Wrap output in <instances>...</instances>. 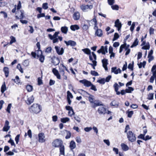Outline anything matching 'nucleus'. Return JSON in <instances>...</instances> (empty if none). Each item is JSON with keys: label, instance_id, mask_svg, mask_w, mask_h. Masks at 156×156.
I'll return each instance as SVG.
<instances>
[{"label": "nucleus", "instance_id": "5fc2aeb1", "mask_svg": "<svg viewBox=\"0 0 156 156\" xmlns=\"http://www.w3.org/2000/svg\"><path fill=\"white\" fill-rule=\"evenodd\" d=\"M8 142L10 143L12 146H14V147H16V145L13 140L10 138V139L8 141Z\"/></svg>", "mask_w": 156, "mask_h": 156}, {"label": "nucleus", "instance_id": "2eb2a0df", "mask_svg": "<svg viewBox=\"0 0 156 156\" xmlns=\"http://www.w3.org/2000/svg\"><path fill=\"white\" fill-rule=\"evenodd\" d=\"M55 49L57 53L59 55H62L64 53V49L63 48H60L58 46H55Z\"/></svg>", "mask_w": 156, "mask_h": 156}, {"label": "nucleus", "instance_id": "0e129e2a", "mask_svg": "<svg viewBox=\"0 0 156 156\" xmlns=\"http://www.w3.org/2000/svg\"><path fill=\"white\" fill-rule=\"evenodd\" d=\"M76 142L78 143H80L82 142L81 138L79 136H77L76 139Z\"/></svg>", "mask_w": 156, "mask_h": 156}, {"label": "nucleus", "instance_id": "c756f323", "mask_svg": "<svg viewBox=\"0 0 156 156\" xmlns=\"http://www.w3.org/2000/svg\"><path fill=\"white\" fill-rule=\"evenodd\" d=\"M6 90L7 88L5 84V83L4 82L1 87V92L3 94Z\"/></svg>", "mask_w": 156, "mask_h": 156}, {"label": "nucleus", "instance_id": "f03ea898", "mask_svg": "<svg viewBox=\"0 0 156 156\" xmlns=\"http://www.w3.org/2000/svg\"><path fill=\"white\" fill-rule=\"evenodd\" d=\"M59 33L58 31L55 32L53 35H52L50 34H49L48 36L50 40H52L53 43H58V40L60 41H61L62 40V37L58 36Z\"/></svg>", "mask_w": 156, "mask_h": 156}, {"label": "nucleus", "instance_id": "f3484780", "mask_svg": "<svg viewBox=\"0 0 156 156\" xmlns=\"http://www.w3.org/2000/svg\"><path fill=\"white\" fill-rule=\"evenodd\" d=\"M9 122L8 120L5 122L4 126L3 128V130L4 131L7 132L9 129L10 126H9Z\"/></svg>", "mask_w": 156, "mask_h": 156}, {"label": "nucleus", "instance_id": "412c9836", "mask_svg": "<svg viewBox=\"0 0 156 156\" xmlns=\"http://www.w3.org/2000/svg\"><path fill=\"white\" fill-rule=\"evenodd\" d=\"M115 26L118 28V30L119 31L122 27V24L119 19H117L115 22Z\"/></svg>", "mask_w": 156, "mask_h": 156}, {"label": "nucleus", "instance_id": "69168bd1", "mask_svg": "<svg viewBox=\"0 0 156 156\" xmlns=\"http://www.w3.org/2000/svg\"><path fill=\"white\" fill-rule=\"evenodd\" d=\"M21 8V2L20 1H19L18 4L17 6V10H19Z\"/></svg>", "mask_w": 156, "mask_h": 156}, {"label": "nucleus", "instance_id": "338daca9", "mask_svg": "<svg viewBox=\"0 0 156 156\" xmlns=\"http://www.w3.org/2000/svg\"><path fill=\"white\" fill-rule=\"evenodd\" d=\"M23 65L25 66H27L29 65L28 61L27 60H26L23 62Z\"/></svg>", "mask_w": 156, "mask_h": 156}, {"label": "nucleus", "instance_id": "c9c22d12", "mask_svg": "<svg viewBox=\"0 0 156 156\" xmlns=\"http://www.w3.org/2000/svg\"><path fill=\"white\" fill-rule=\"evenodd\" d=\"M70 29L72 30L75 31L79 29V27L77 25H73L70 26Z\"/></svg>", "mask_w": 156, "mask_h": 156}, {"label": "nucleus", "instance_id": "39448f33", "mask_svg": "<svg viewBox=\"0 0 156 156\" xmlns=\"http://www.w3.org/2000/svg\"><path fill=\"white\" fill-rule=\"evenodd\" d=\"M127 137L129 140L131 142H133L136 140V137L134 134L131 131L127 133Z\"/></svg>", "mask_w": 156, "mask_h": 156}, {"label": "nucleus", "instance_id": "9b49d317", "mask_svg": "<svg viewBox=\"0 0 156 156\" xmlns=\"http://www.w3.org/2000/svg\"><path fill=\"white\" fill-rule=\"evenodd\" d=\"M38 141L39 142L42 143L45 141L44 134L43 133H40L38 134Z\"/></svg>", "mask_w": 156, "mask_h": 156}, {"label": "nucleus", "instance_id": "79ce46f5", "mask_svg": "<svg viewBox=\"0 0 156 156\" xmlns=\"http://www.w3.org/2000/svg\"><path fill=\"white\" fill-rule=\"evenodd\" d=\"M134 90L133 88L131 87H128V88L126 89V93H131L132 91Z\"/></svg>", "mask_w": 156, "mask_h": 156}, {"label": "nucleus", "instance_id": "423d86ee", "mask_svg": "<svg viewBox=\"0 0 156 156\" xmlns=\"http://www.w3.org/2000/svg\"><path fill=\"white\" fill-rule=\"evenodd\" d=\"M24 12L23 10H17L16 13V18L17 19H22L25 17Z\"/></svg>", "mask_w": 156, "mask_h": 156}, {"label": "nucleus", "instance_id": "a19ab883", "mask_svg": "<svg viewBox=\"0 0 156 156\" xmlns=\"http://www.w3.org/2000/svg\"><path fill=\"white\" fill-rule=\"evenodd\" d=\"M65 131L67 134L66 136L65 137L66 138V139L69 138L71 136V133L70 132L66 130H65Z\"/></svg>", "mask_w": 156, "mask_h": 156}, {"label": "nucleus", "instance_id": "de8ad7c7", "mask_svg": "<svg viewBox=\"0 0 156 156\" xmlns=\"http://www.w3.org/2000/svg\"><path fill=\"white\" fill-rule=\"evenodd\" d=\"M126 113L128 114L127 116L129 118H131L133 114V111L126 112Z\"/></svg>", "mask_w": 156, "mask_h": 156}, {"label": "nucleus", "instance_id": "cd10ccee", "mask_svg": "<svg viewBox=\"0 0 156 156\" xmlns=\"http://www.w3.org/2000/svg\"><path fill=\"white\" fill-rule=\"evenodd\" d=\"M3 71L5 73L6 77H8L9 73V68L7 67H4L3 69Z\"/></svg>", "mask_w": 156, "mask_h": 156}, {"label": "nucleus", "instance_id": "7ed1b4c3", "mask_svg": "<svg viewBox=\"0 0 156 156\" xmlns=\"http://www.w3.org/2000/svg\"><path fill=\"white\" fill-rule=\"evenodd\" d=\"M30 112L35 114L39 113L41 111L40 106L37 104H34L29 108Z\"/></svg>", "mask_w": 156, "mask_h": 156}, {"label": "nucleus", "instance_id": "5701e85b", "mask_svg": "<svg viewBox=\"0 0 156 156\" xmlns=\"http://www.w3.org/2000/svg\"><path fill=\"white\" fill-rule=\"evenodd\" d=\"M34 98L33 96H31L27 98L26 103L28 105H30L34 102Z\"/></svg>", "mask_w": 156, "mask_h": 156}, {"label": "nucleus", "instance_id": "4c0bfd02", "mask_svg": "<svg viewBox=\"0 0 156 156\" xmlns=\"http://www.w3.org/2000/svg\"><path fill=\"white\" fill-rule=\"evenodd\" d=\"M26 88L27 91L29 92L32 91L33 89V86L30 85H27Z\"/></svg>", "mask_w": 156, "mask_h": 156}, {"label": "nucleus", "instance_id": "6e6d98bb", "mask_svg": "<svg viewBox=\"0 0 156 156\" xmlns=\"http://www.w3.org/2000/svg\"><path fill=\"white\" fill-rule=\"evenodd\" d=\"M42 8L44 9H47L48 8V4L47 3H44L42 5Z\"/></svg>", "mask_w": 156, "mask_h": 156}, {"label": "nucleus", "instance_id": "aec40b11", "mask_svg": "<svg viewBox=\"0 0 156 156\" xmlns=\"http://www.w3.org/2000/svg\"><path fill=\"white\" fill-rule=\"evenodd\" d=\"M111 72H112L116 74H117L118 73H121V70L119 68L117 69V67H115L112 68Z\"/></svg>", "mask_w": 156, "mask_h": 156}, {"label": "nucleus", "instance_id": "20e7f679", "mask_svg": "<svg viewBox=\"0 0 156 156\" xmlns=\"http://www.w3.org/2000/svg\"><path fill=\"white\" fill-rule=\"evenodd\" d=\"M62 141L60 139L55 140L52 143V146L55 147H59L63 145Z\"/></svg>", "mask_w": 156, "mask_h": 156}, {"label": "nucleus", "instance_id": "49530a36", "mask_svg": "<svg viewBox=\"0 0 156 156\" xmlns=\"http://www.w3.org/2000/svg\"><path fill=\"white\" fill-rule=\"evenodd\" d=\"M17 68L18 69L20 72L22 73H23V69L22 68L21 65L20 64H18L17 66Z\"/></svg>", "mask_w": 156, "mask_h": 156}, {"label": "nucleus", "instance_id": "ddd939ff", "mask_svg": "<svg viewBox=\"0 0 156 156\" xmlns=\"http://www.w3.org/2000/svg\"><path fill=\"white\" fill-rule=\"evenodd\" d=\"M103 106V105L102 103L98 100H94L93 103L91 105L92 108H94L96 107L99 106Z\"/></svg>", "mask_w": 156, "mask_h": 156}, {"label": "nucleus", "instance_id": "37998d69", "mask_svg": "<svg viewBox=\"0 0 156 156\" xmlns=\"http://www.w3.org/2000/svg\"><path fill=\"white\" fill-rule=\"evenodd\" d=\"M10 38L11 39V41L9 43L10 44H12L16 41L15 38L14 37L12 36L10 37Z\"/></svg>", "mask_w": 156, "mask_h": 156}, {"label": "nucleus", "instance_id": "ea45409f", "mask_svg": "<svg viewBox=\"0 0 156 156\" xmlns=\"http://www.w3.org/2000/svg\"><path fill=\"white\" fill-rule=\"evenodd\" d=\"M12 80L14 81L16 84H19L20 83V80L19 77L18 76H16L15 79H12Z\"/></svg>", "mask_w": 156, "mask_h": 156}, {"label": "nucleus", "instance_id": "473e14b6", "mask_svg": "<svg viewBox=\"0 0 156 156\" xmlns=\"http://www.w3.org/2000/svg\"><path fill=\"white\" fill-rule=\"evenodd\" d=\"M155 69H156V65H154L152 68L151 71L153 75L155 77V82H156V70L154 71Z\"/></svg>", "mask_w": 156, "mask_h": 156}, {"label": "nucleus", "instance_id": "bb28decb", "mask_svg": "<svg viewBox=\"0 0 156 156\" xmlns=\"http://www.w3.org/2000/svg\"><path fill=\"white\" fill-rule=\"evenodd\" d=\"M129 45H127L126 46V43L121 45L120 46L119 52L121 53L123 49L124 48H125V49H126V48H128L129 47Z\"/></svg>", "mask_w": 156, "mask_h": 156}, {"label": "nucleus", "instance_id": "603ef678", "mask_svg": "<svg viewBox=\"0 0 156 156\" xmlns=\"http://www.w3.org/2000/svg\"><path fill=\"white\" fill-rule=\"evenodd\" d=\"M68 113L69 116L72 117L73 115H74L75 113L74 112L73 109H72L69 111Z\"/></svg>", "mask_w": 156, "mask_h": 156}, {"label": "nucleus", "instance_id": "4d7b16f0", "mask_svg": "<svg viewBox=\"0 0 156 156\" xmlns=\"http://www.w3.org/2000/svg\"><path fill=\"white\" fill-rule=\"evenodd\" d=\"M52 51V48L51 47H49L47 48L46 49L45 52L48 53H50Z\"/></svg>", "mask_w": 156, "mask_h": 156}, {"label": "nucleus", "instance_id": "4be33fe9", "mask_svg": "<svg viewBox=\"0 0 156 156\" xmlns=\"http://www.w3.org/2000/svg\"><path fill=\"white\" fill-rule=\"evenodd\" d=\"M73 18L75 20H77L80 18V13L79 12H75L73 14Z\"/></svg>", "mask_w": 156, "mask_h": 156}, {"label": "nucleus", "instance_id": "bf43d9fd", "mask_svg": "<svg viewBox=\"0 0 156 156\" xmlns=\"http://www.w3.org/2000/svg\"><path fill=\"white\" fill-rule=\"evenodd\" d=\"M67 98H73V96L72 94L71 93V92L69 91H68L67 92Z\"/></svg>", "mask_w": 156, "mask_h": 156}, {"label": "nucleus", "instance_id": "09e8293b", "mask_svg": "<svg viewBox=\"0 0 156 156\" xmlns=\"http://www.w3.org/2000/svg\"><path fill=\"white\" fill-rule=\"evenodd\" d=\"M111 7L113 10H118L119 9V7L117 5H112L111 6Z\"/></svg>", "mask_w": 156, "mask_h": 156}, {"label": "nucleus", "instance_id": "a211bd4d", "mask_svg": "<svg viewBox=\"0 0 156 156\" xmlns=\"http://www.w3.org/2000/svg\"><path fill=\"white\" fill-rule=\"evenodd\" d=\"M102 65L103 67L104 68L106 71H107L108 70L107 67V65L108 64V60L105 58H104L102 60Z\"/></svg>", "mask_w": 156, "mask_h": 156}, {"label": "nucleus", "instance_id": "1a4fd4ad", "mask_svg": "<svg viewBox=\"0 0 156 156\" xmlns=\"http://www.w3.org/2000/svg\"><path fill=\"white\" fill-rule=\"evenodd\" d=\"M93 6L92 5H82L80 6V8L84 12H86L87 10L91 9L93 8Z\"/></svg>", "mask_w": 156, "mask_h": 156}, {"label": "nucleus", "instance_id": "864d4df0", "mask_svg": "<svg viewBox=\"0 0 156 156\" xmlns=\"http://www.w3.org/2000/svg\"><path fill=\"white\" fill-rule=\"evenodd\" d=\"M39 61L41 62H43L44 60V56L42 55L39 57Z\"/></svg>", "mask_w": 156, "mask_h": 156}, {"label": "nucleus", "instance_id": "a878e982", "mask_svg": "<svg viewBox=\"0 0 156 156\" xmlns=\"http://www.w3.org/2000/svg\"><path fill=\"white\" fill-rule=\"evenodd\" d=\"M95 34L98 37H101L103 35L102 30L100 29L97 30L95 32Z\"/></svg>", "mask_w": 156, "mask_h": 156}, {"label": "nucleus", "instance_id": "72a5a7b5", "mask_svg": "<svg viewBox=\"0 0 156 156\" xmlns=\"http://www.w3.org/2000/svg\"><path fill=\"white\" fill-rule=\"evenodd\" d=\"M121 147L123 150L125 151H127L129 150V148L128 146L122 143L121 144Z\"/></svg>", "mask_w": 156, "mask_h": 156}, {"label": "nucleus", "instance_id": "774afa93", "mask_svg": "<svg viewBox=\"0 0 156 156\" xmlns=\"http://www.w3.org/2000/svg\"><path fill=\"white\" fill-rule=\"evenodd\" d=\"M83 29L85 30H87L89 28V26L86 24H84L82 27Z\"/></svg>", "mask_w": 156, "mask_h": 156}, {"label": "nucleus", "instance_id": "a18cd8bd", "mask_svg": "<svg viewBox=\"0 0 156 156\" xmlns=\"http://www.w3.org/2000/svg\"><path fill=\"white\" fill-rule=\"evenodd\" d=\"M138 41L137 38H136L133 42V44L131 46V48H133L137 45L138 44Z\"/></svg>", "mask_w": 156, "mask_h": 156}, {"label": "nucleus", "instance_id": "e2e57ef3", "mask_svg": "<svg viewBox=\"0 0 156 156\" xmlns=\"http://www.w3.org/2000/svg\"><path fill=\"white\" fill-rule=\"evenodd\" d=\"M20 136V135L19 134L17 135L15 138V140L16 142V143L17 144L18 143L19 138Z\"/></svg>", "mask_w": 156, "mask_h": 156}, {"label": "nucleus", "instance_id": "f257e3e1", "mask_svg": "<svg viewBox=\"0 0 156 156\" xmlns=\"http://www.w3.org/2000/svg\"><path fill=\"white\" fill-rule=\"evenodd\" d=\"M58 71L55 68H53L52 70V72L54 75L56 76L57 79H60L61 78L60 74L62 75L63 76L64 79L66 80L67 79V76L65 75L64 70L63 68L62 67V66H60L59 67Z\"/></svg>", "mask_w": 156, "mask_h": 156}, {"label": "nucleus", "instance_id": "c85d7f7f", "mask_svg": "<svg viewBox=\"0 0 156 156\" xmlns=\"http://www.w3.org/2000/svg\"><path fill=\"white\" fill-rule=\"evenodd\" d=\"M59 62V60L57 58H55L52 59V63H53V64L55 66H56L58 64Z\"/></svg>", "mask_w": 156, "mask_h": 156}, {"label": "nucleus", "instance_id": "9d476101", "mask_svg": "<svg viewBox=\"0 0 156 156\" xmlns=\"http://www.w3.org/2000/svg\"><path fill=\"white\" fill-rule=\"evenodd\" d=\"M97 52L98 53H101L102 54H105L106 53L108 52L107 46H105V47L101 46V48L97 51Z\"/></svg>", "mask_w": 156, "mask_h": 156}, {"label": "nucleus", "instance_id": "dca6fc26", "mask_svg": "<svg viewBox=\"0 0 156 156\" xmlns=\"http://www.w3.org/2000/svg\"><path fill=\"white\" fill-rule=\"evenodd\" d=\"M82 51L85 54L89 55V59L90 60H92L93 58L91 55V51L88 48H86L82 49Z\"/></svg>", "mask_w": 156, "mask_h": 156}, {"label": "nucleus", "instance_id": "0eeeda50", "mask_svg": "<svg viewBox=\"0 0 156 156\" xmlns=\"http://www.w3.org/2000/svg\"><path fill=\"white\" fill-rule=\"evenodd\" d=\"M79 92V93L81 92L82 93H83L84 94H87L89 95L88 97L89 101L90 102L91 105L93 103L95 99L94 97V96L88 94L87 92L82 89L80 90Z\"/></svg>", "mask_w": 156, "mask_h": 156}, {"label": "nucleus", "instance_id": "4468645a", "mask_svg": "<svg viewBox=\"0 0 156 156\" xmlns=\"http://www.w3.org/2000/svg\"><path fill=\"white\" fill-rule=\"evenodd\" d=\"M31 54L34 58H36V56L39 58L40 56L42 55V51L41 50L38 49L37 51H36L35 52H32Z\"/></svg>", "mask_w": 156, "mask_h": 156}, {"label": "nucleus", "instance_id": "6ab92c4d", "mask_svg": "<svg viewBox=\"0 0 156 156\" xmlns=\"http://www.w3.org/2000/svg\"><path fill=\"white\" fill-rule=\"evenodd\" d=\"M64 42L67 46L70 45L72 46H74L76 44L75 42L72 40H69L68 41H65Z\"/></svg>", "mask_w": 156, "mask_h": 156}, {"label": "nucleus", "instance_id": "13d9d810", "mask_svg": "<svg viewBox=\"0 0 156 156\" xmlns=\"http://www.w3.org/2000/svg\"><path fill=\"white\" fill-rule=\"evenodd\" d=\"M90 73L91 75L95 76H98L99 75L98 73L94 71H91Z\"/></svg>", "mask_w": 156, "mask_h": 156}, {"label": "nucleus", "instance_id": "f704fd0d", "mask_svg": "<svg viewBox=\"0 0 156 156\" xmlns=\"http://www.w3.org/2000/svg\"><path fill=\"white\" fill-rule=\"evenodd\" d=\"M61 30L62 33L66 34L68 30V28L66 26L62 27L61 28Z\"/></svg>", "mask_w": 156, "mask_h": 156}, {"label": "nucleus", "instance_id": "c03bdc74", "mask_svg": "<svg viewBox=\"0 0 156 156\" xmlns=\"http://www.w3.org/2000/svg\"><path fill=\"white\" fill-rule=\"evenodd\" d=\"M154 94L153 93H149L148 95L147 99L149 100H151L153 99Z\"/></svg>", "mask_w": 156, "mask_h": 156}, {"label": "nucleus", "instance_id": "3c124183", "mask_svg": "<svg viewBox=\"0 0 156 156\" xmlns=\"http://www.w3.org/2000/svg\"><path fill=\"white\" fill-rule=\"evenodd\" d=\"M105 82V79L104 78L101 79V80H98L97 81L98 82L102 84H104Z\"/></svg>", "mask_w": 156, "mask_h": 156}, {"label": "nucleus", "instance_id": "8fccbe9b", "mask_svg": "<svg viewBox=\"0 0 156 156\" xmlns=\"http://www.w3.org/2000/svg\"><path fill=\"white\" fill-rule=\"evenodd\" d=\"M119 37V34L117 33H115L114 35L113 41H114L118 39Z\"/></svg>", "mask_w": 156, "mask_h": 156}, {"label": "nucleus", "instance_id": "052dcab7", "mask_svg": "<svg viewBox=\"0 0 156 156\" xmlns=\"http://www.w3.org/2000/svg\"><path fill=\"white\" fill-rule=\"evenodd\" d=\"M12 106L11 104H9L8 105V107L6 109V111L9 113H10V109Z\"/></svg>", "mask_w": 156, "mask_h": 156}, {"label": "nucleus", "instance_id": "7c9ffc66", "mask_svg": "<svg viewBox=\"0 0 156 156\" xmlns=\"http://www.w3.org/2000/svg\"><path fill=\"white\" fill-rule=\"evenodd\" d=\"M76 147V144L75 142L73 141L72 140L70 143L69 147L71 150L74 149Z\"/></svg>", "mask_w": 156, "mask_h": 156}, {"label": "nucleus", "instance_id": "e433bc0d", "mask_svg": "<svg viewBox=\"0 0 156 156\" xmlns=\"http://www.w3.org/2000/svg\"><path fill=\"white\" fill-rule=\"evenodd\" d=\"M110 105H111L115 106V107H117L119 105V103L117 101L114 100L112 102Z\"/></svg>", "mask_w": 156, "mask_h": 156}, {"label": "nucleus", "instance_id": "6e6552de", "mask_svg": "<svg viewBox=\"0 0 156 156\" xmlns=\"http://www.w3.org/2000/svg\"><path fill=\"white\" fill-rule=\"evenodd\" d=\"M92 55L94 57V60H93V59L92 60H91L92 61L93 63H88V64L90 65L92 67L93 69H95V66H97V62L96 61V60L97 59V57L96 55L94 52H92Z\"/></svg>", "mask_w": 156, "mask_h": 156}, {"label": "nucleus", "instance_id": "b1692460", "mask_svg": "<svg viewBox=\"0 0 156 156\" xmlns=\"http://www.w3.org/2000/svg\"><path fill=\"white\" fill-rule=\"evenodd\" d=\"M98 111L100 114H104L105 113L106 108L103 107H100L98 108Z\"/></svg>", "mask_w": 156, "mask_h": 156}, {"label": "nucleus", "instance_id": "680f3d73", "mask_svg": "<svg viewBox=\"0 0 156 156\" xmlns=\"http://www.w3.org/2000/svg\"><path fill=\"white\" fill-rule=\"evenodd\" d=\"M74 119L78 122L80 123L81 121L80 118L78 116H74Z\"/></svg>", "mask_w": 156, "mask_h": 156}, {"label": "nucleus", "instance_id": "f8f14e48", "mask_svg": "<svg viewBox=\"0 0 156 156\" xmlns=\"http://www.w3.org/2000/svg\"><path fill=\"white\" fill-rule=\"evenodd\" d=\"M79 82L80 83H82L83 84L84 86L87 87H89L91 85V83L86 79L80 80Z\"/></svg>", "mask_w": 156, "mask_h": 156}, {"label": "nucleus", "instance_id": "393cba45", "mask_svg": "<svg viewBox=\"0 0 156 156\" xmlns=\"http://www.w3.org/2000/svg\"><path fill=\"white\" fill-rule=\"evenodd\" d=\"M113 87L114 88L115 91L116 92L117 95H119L120 94V92L119 91V86L117 83H115L113 85Z\"/></svg>", "mask_w": 156, "mask_h": 156}, {"label": "nucleus", "instance_id": "58836bf2", "mask_svg": "<svg viewBox=\"0 0 156 156\" xmlns=\"http://www.w3.org/2000/svg\"><path fill=\"white\" fill-rule=\"evenodd\" d=\"M69 120L70 119L68 117L61 118V122L63 123H65L69 121Z\"/></svg>", "mask_w": 156, "mask_h": 156}, {"label": "nucleus", "instance_id": "2f4dec72", "mask_svg": "<svg viewBox=\"0 0 156 156\" xmlns=\"http://www.w3.org/2000/svg\"><path fill=\"white\" fill-rule=\"evenodd\" d=\"M60 154L61 155H64L65 154V147L64 145H62L59 147Z\"/></svg>", "mask_w": 156, "mask_h": 156}]
</instances>
